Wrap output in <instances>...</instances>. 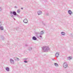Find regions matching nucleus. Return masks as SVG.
Here are the masks:
<instances>
[{"mask_svg": "<svg viewBox=\"0 0 73 73\" xmlns=\"http://www.w3.org/2000/svg\"><path fill=\"white\" fill-rule=\"evenodd\" d=\"M42 49L44 52H48L50 49L49 47L47 46H44L42 47Z\"/></svg>", "mask_w": 73, "mask_h": 73, "instance_id": "obj_1", "label": "nucleus"}, {"mask_svg": "<svg viewBox=\"0 0 73 73\" xmlns=\"http://www.w3.org/2000/svg\"><path fill=\"white\" fill-rule=\"evenodd\" d=\"M10 14L11 15V16L12 17H13V15L14 16H16L17 15V13H16V12H15V11H13V12L12 11L10 12Z\"/></svg>", "mask_w": 73, "mask_h": 73, "instance_id": "obj_2", "label": "nucleus"}, {"mask_svg": "<svg viewBox=\"0 0 73 73\" xmlns=\"http://www.w3.org/2000/svg\"><path fill=\"white\" fill-rule=\"evenodd\" d=\"M63 66L64 68H66L68 67V64L66 62H65L63 63Z\"/></svg>", "mask_w": 73, "mask_h": 73, "instance_id": "obj_3", "label": "nucleus"}, {"mask_svg": "<svg viewBox=\"0 0 73 73\" xmlns=\"http://www.w3.org/2000/svg\"><path fill=\"white\" fill-rule=\"evenodd\" d=\"M10 62L11 64H14L15 63V62H14V60L12 59H10Z\"/></svg>", "mask_w": 73, "mask_h": 73, "instance_id": "obj_4", "label": "nucleus"}, {"mask_svg": "<svg viewBox=\"0 0 73 73\" xmlns=\"http://www.w3.org/2000/svg\"><path fill=\"white\" fill-rule=\"evenodd\" d=\"M37 13L38 15H40L42 14V11H38L37 12Z\"/></svg>", "mask_w": 73, "mask_h": 73, "instance_id": "obj_5", "label": "nucleus"}, {"mask_svg": "<svg viewBox=\"0 0 73 73\" xmlns=\"http://www.w3.org/2000/svg\"><path fill=\"white\" fill-rule=\"evenodd\" d=\"M23 21L24 23H28V20L27 19H25L24 20H23Z\"/></svg>", "mask_w": 73, "mask_h": 73, "instance_id": "obj_6", "label": "nucleus"}, {"mask_svg": "<svg viewBox=\"0 0 73 73\" xmlns=\"http://www.w3.org/2000/svg\"><path fill=\"white\" fill-rule=\"evenodd\" d=\"M55 56L56 57V58L57 57H58V56H59V52H56L55 54Z\"/></svg>", "mask_w": 73, "mask_h": 73, "instance_id": "obj_7", "label": "nucleus"}, {"mask_svg": "<svg viewBox=\"0 0 73 73\" xmlns=\"http://www.w3.org/2000/svg\"><path fill=\"white\" fill-rule=\"evenodd\" d=\"M68 14L70 15H72V11L70 10H69L68 11Z\"/></svg>", "mask_w": 73, "mask_h": 73, "instance_id": "obj_8", "label": "nucleus"}, {"mask_svg": "<svg viewBox=\"0 0 73 73\" xmlns=\"http://www.w3.org/2000/svg\"><path fill=\"white\" fill-rule=\"evenodd\" d=\"M32 48L31 47H29L28 48V50L29 51H31V50H32Z\"/></svg>", "mask_w": 73, "mask_h": 73, "instance_id": "obj_9", "label": "nucleus"}, {"mask_svg": "<svg viewBox=\"0 0 73 73\" xmlns=\"http://www.w3.org/2000/svg\"><path fill=\"white\" fill-rule=\"evenodd\" d=\"M40 35H42L44 33V32L43 31H42L41 32H40Z\"/></svg>", "mask_w": 73, "mask_h": 73, "instance_id": "obj_10", "label": "nucleus"}, {"mask_svg": "<svg viewBox=\"0 0 73 73\" xmlns=\"http://www.w3.org/2000/svg\"><path fill=\"white\" fill-rule=\"evenodd\" d=\"M61 35L62 36H65V33L64 32H61Z\"/></svg>", "mask_w": 73, "mask_h": 73, "instance_id": "obj_11", "label": "nucleus"}, {"mask_svg": "<svg viewBox=\"0 0 73 73\" xmlns=\"http://www.w3.org/2000/svg\"><path fill=\"white\" fill-rule=\"evenodd\" d=\"M32 39L33 40H37V38L35 36H33L32 38Z\"/></svg>", "mask_w": 73, "mask_h": 73, "instance_id": "obj_12", "label": "nucleus"}, {"mask_svg": "<svg viewBox=\"0 0 73 73\" xmlns=\"http://www.w3.org/2000/svg\"><path fill=\"white\" fill-rule=\"evenodd\" d=\"M14 59L15 61H19V58H14Z\"/></svg>", "mask_w": 73, "mask_h": 73, "instance_id": "obj_13", "label": "nucleus"}, {"mask_svg": "<svg viewBox=\"0 0 73 73\" xmlns=\"http://www.w3.org/2000/svg\"><path fill=\"white\" fill-rule=\"evenodd\" d=\"M0 29L1 31H3V30H4V27L3 26L0 27Z\"/></svg>", "mask_w": 73, "mask_h": 73, "instance_id": "obj_14", "label": "nucleus"}, {"mask_svg": "<svg viewBox=\"0 0 73 73\" xmlns=\"http://www.w3.org/2000/svg\"><path fill=\"white\" fill-rule=\"evenodd\" d=\"M5 69L7 72H9V68L8 67H7Z\"/></svg>", "mask_w": 73, "mask_h": 73, "instance_id": "obj_15", "label": "nucleus"}, {"mask_svg": "<svg viewBox=\"0 0 73 73\" xmlns=\"http://www.w3.org/2000/svg\"><path fill=\"white\" fill-rule=\"evenodd\" d=\"M54 64L55 65V66H58V64L56 63H54Z\"/></svg>", "mask_w": 73, "mask_h": 73, "instance_id": "obj_16", "label": "nucleus"}, {"mask_svg": "<svg viewBox=\"0 0 73 73\" xmlns=\"http://www.w3.org/2000/svg\"><path fill=\"white\" fill-rule=\"evenodd\" d=\"M20 9H19L17 10V12L18 13H20Z\"/></svg>", "mask_w": 73, "mask_h": 73, "instance_id": "obj_17", "label": "nucleus"}, {"mask_svg": "<svg viewBox=\"0 0 73 73\" xmlns=\"http://www.w3.org/2000/svg\"><path fill=\"white\" fill-rule=\"evenodd\" d=\"M1 39L2 40H4V36H1Z\"/></svg>", "mask_w": 73, "mask_h": 73, "instance_id": "obj_18", "label": "nucleus"}, {"mask_svg": "<svg viewBox=\"0 0 73 73\" xmlns=\"http://www.w3.org/2000/svg\"><path fill=\"white\" fill-rule=\"evenodd\" d=\"M68 60H71L72 58L70 56L69 57H68Z\"/></svg>", "mask_w": 73, "mask_h": 73, "instance_id": "obj_19", "label": "nucleus"}, {"mask_svg": "<svg viewBox=\"0 0 73 73\" xmlns=\"http://www.w3.org/2000/svg\"><path fill=\"white\" fill-rule=\"evenodd\" d=\"M36 33V36H38L39 35H40V33Z\"/></svg>", "mask_w": 73, "mask_h": 73, "instance_id": "obj_20", "label": "nucleus"}, {"mask_svg": "<svg viewBox=\"0 0 73 73\" xmlns=\"http://www.w3.org/2000/svg\"><path fill=\"white\" fill-rule=\"evenodd\" d=\"M24 62L25 63H27L28 62V61H27L25 60L24 61Z\"/></svg>", "mask_w": 73, "mask_h": 73, "instance_id": "obj_21", "label": "nucleus"}, {"mask_svg": "<svg viewBox=\"0 0 73 73\" xmlns=\"http://www.w3.org/2000/svg\"><path fill=\"white\" fill-rule=\"evenodd\" d=\"M46 16H49V13H46Z\"/></svg>", "mask_w": 73, "mask_h": 73, "instance_id": "obj_22", "label": "nucleus"}, {"mask_svg": "<svg viewBox=\"0 0 73 73\" xmlns=\"http://www.w3.org/2000/svg\"><path fill=\"white\" fill-rule=\"evenodd\" d=\"M1 10H2V9H1V7H0V11H1Z\"/></svg>", "mask_w": 73, "mask_h": 73, "instance_id": "obj_23", "label": "nucleus"}, {"mask_svg": "<svg viewBox=\"0 0 73 73\" xmlns=\"http://www.w3.org/2000/svg\"><path fill=\"white\" fill-rule=\"evenodd\" d=\"M23 59L24 60H27V58H25Z\"/></svg>", "mask_w": 73, "mask_h": 73, "instance_id": "obj_24", "label": "nucleus"}, {"mask_svg": "<svg viewBox=\"0 0 73 73\" xmlns=\"http://www.w3.org/2000/svg\"><path fill=\"white\" fill-rule=\"evenodd\" d=\"M14 8H17V6H15L14 7Z\"/></svg>", "mask_w": 73, "mask_h": 73, "instance_id": "obj_25", "label": "nucleus"}, {"mask_svg": "<svg viewBox=\"0 0 73 73\" xmlns=\"http://www.w3.org/2000/svg\"><path fill=\"white\" fill-rule=\"evenodd\" d=\"M43 25H46V24H45L44 23H43Z\"/></svg>", "mask_w": 73, "mask_h": 73, "instance_id": "obj_26", "label": "nucleus"}, {"mask_svg": "<svg viewBox=\"0 0 73 73\" xmlns=\"http://www.w3.org/2000/svg\"><path fill=\"white\" fill-rule=\"evenodd\" d=\"M39 36L40 37H41V38H42V36L40 35Z\"/></svg>", "mask_w": 73, "mask_h": 73, "instance_id": "obj_27", "label": "nucleus"}, {"mask_svg": "<svg viewBox=\"0 0 73 73\" xmlns=\"http://www.w3.org/2000/svg\"><path fill=\"white\" fill-rule=\"evenodd\" d=\"M18 17V16H19V15H16Z\"/></svg>", "mask_w": 73, "mask_h": 73, "instance_id": "obj_28", "label": "nucleus"}, {"mask_svg": "<svg viewBox=\"0 0 73 73\" xmlns=\"http://www.w3.org/2000/svg\"><path fill=\"white\" fill-rule=\"evenodd\" d=\"M52 60H54V58H53Z\"/></svg>", "mask_w": 73, "mask_h": 73, "instance_id": "obj_29", "label": "nucleus"}, {"mask_svg": "<svg viewBox=\"0 0 73 73\" xmlns=\"http://www.w3.org/2000/svg\"><path fill=\"white\" fill-rule=\"evenodd\" d=\"M21 9H23V8H21Z\"/></svg>", "mask_w": 73, "mask_h": 73, "instance_id": "obj_30", "label": "nucleus"}, {"mask_svg": "<svg viewBox=\"0 0 73 73\" xmlns=\"http://www.w3.org/2000/svg\"><path fill=\"white\" fill-rule=\"evenodd\" d=\"M14 20H15V19H14Z\"/></svg>", "mask_w": 73, "mask_h": 73, "instance_id": "obj_31", "label": "nucleus"}, {"mask_svg": "<svg viewBox=\"0 0 73 73\" xmlns=\"http://www.w3.org/2000/svg\"><path fill=\"white\" fill-rule=\"evenodd\" d=\"M0 26H1V25L0 24Z\"/></svg>", "mask_w": 73, "mask_h": 73, "instance_id": "obj_32", "label": "nucleus"}]
</instances>
